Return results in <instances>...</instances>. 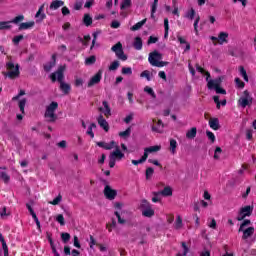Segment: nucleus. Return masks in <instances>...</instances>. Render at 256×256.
<instances>
[{
    "mask_svg": "<svg viewBox=\"0 0 256 256\" xmlns=\"http://www.w3.org/2000/svg\"><path fill=\"white\" fill-rule=\"evenodd\" d=\"M186 19L193 21L195 19V9L191 8L185 14Z\"/></svg>",
    "mask_w": 256,
    "mask_h": 256,
    "instance_id": "39",
    "label": "nucleus"
},
{
    "mask_svg": "<svg viewBox=\"0 0 256 256\" xmlns=\"http://www.w3.org/2000/svg\"><path fill=\"white\" fill-rule=\"evenodd\" d=\"M111 51H113L121 61H127V55L123 52V44L121 42L116 43L112 46Z\"/></svg>",
    "mask_w": 256,
    "mask_h": 256,
    "instance_id": "6",
    "label": "nucleus"
},
{
    "mask_svg": "<svg viewBox=\"0 0 256 256\" xmlns=\"http://www.w3.org/2000/svg\"><path fill=\"white\" fill-rule=\"evenodd\" d=\"M57 109H59L57 102H52L46 107L44 117L47 119L48 123H55V121H57V114H55Z\"/></svg>",
    "mask_w": 256,
    "mask_h": 256,
    "instance_id": "1",
    "label": "nucleus"
},
{
    "mask_svg": "<svg viewBox=\"0 0 256 256\" xmlns=\"http://www.w3.org/2000/svg\"><path fill=\"white\" fill-rule=\"evenodd\" d=\"M240 233H243L242 235V239L244 241H247V239L253 237V235L255 234V228L254 227H248V228H243V230H241Z\"/></svg>",
    "mask_w": 256,
    "mask_h": 256,
    "instance_id": "12",
    "label": "nucleus"
},
{
    "mask_svg": "<svg viewBox=\"0 0 256 256\" xmlns=\"http://www.w3.org/2000/svg\"><path fill=\"white\" fill-rule=\"evenodd\" d=\"M97 121H98V125L104 129V131L106 133L109 132V122H107V120H105V118L103 117V114H100L97 118Z\"/></svg>",
    "mask_w": 256,
    "mask_h": 256,
    "instance_id": "13",
    "label": "nucleus"
},
{
    "mask_svg": "<svg viewBox=\"0 0 256 256\" xmlns=\"http://www.w3.org/2000/svg\"><path fill=\"white\" fill-rule=\"evenodd\" d=\"M25 105H27V99L23 98L18 102V107L23 115H25Z\"/></svg>",
    "mask_w": 256,
    "mask_h": 256,
    "instance_id": "36",
    "label": "nucleus"
},
{
    "mask_svg": "<svg viewBox=\"0 0 256 256\" xmlns=\"http://www.w3.org/2000/svg\"><path fill=\"white\" fill-rule=\"evenodd\" d=\"M239 72H240V75L243 77L244 81H246V83H249V76L247 75V71L245 70V67L240 66Z\"/></svg>",
    "mask_w": 256,
    "mask_h": 256,
    "instance_id": "34",
    "label": "nucleus"
},
{
    "mask_svg": "<svg viewBox=\"0 0 256 256\" xmlns=\"http://www.w3.org/2000/svg\"><path fill=\"white\" fill-rule=\"evenodd\" d=\"M140 207L143 211L145 209H149L151 207V204L147 200H142Z\"/></svg>",
    "mask_w": 256,
    "mask_h": 256,
    "instance_id": "52",
    "label": "nucleus"
},
{
    "mask_svg": "<svg viewBox=\"0 0 256 256\" xmlns=\"http://www.w3.org/2000/svg\"><path fill=\"white\" fill-rule=\"evenodd\" d=\"M253 214V206H244L240 208L237 216V221H243L245 217H251Z\"/></svg>",
    "mask_w": 256,
    "mask_h": 256,
    "instance_id": "7",
    "label": "nucleus"
},
{
    "mask_svg": "<svg viewBox=\"0 0 256 256\" xmlns=\"http://www.w3.org/2000/svg\"><path fill=\"white\" fill-rule=\"evenodd\" d=\"M229 39V33L227 32H220L218 35V43L219 45H223V43H227Z\"/></svg>",
    "mask_w": 256,
    "mask_h": 256,
    "instance_id": "20",
    "label": "nucleus"
},
{
    "mask_svg": "<svg viewBox=\"0 0 256 256\" xmlns=\"http://www.w3.org/2000/svg\"><path fill=\"white\" fill-rule=\"evenodd\" d=\"M119 69V61H114L109 66V71H117Z\"/></svg>",
    "mask_w": 256,
    "mask_h": 256,
    "instance_id": "48",
    "label": "nucleus"
},
{
    "mask_svg": "<svg viewBox=\"0 0 256 256\" xmlns=\"http://www.w3.org/2000/svg\"><path fill=\"white\" fill-rule=\"evenodd\" d=\"M174 229L179 231V229H183V218H181V215L176 216V221L174 223Z\"/></svg>",
    "mask_w": 256,
    "mask_h": 256,
    "instance_id": "22",
    "label": "nucleus"
},
{
    "mask_svg": "<svg viewBox=\"0 0 256 256\" xmlns=\"http://www.w3.org/2000/svg\"><path fill=\"white\" fill-rule=\"evenodd\" d=\"M102 105L104 109L103 107H100L98 108V110L101 111L105 115V117H111V107H109V102L103 101Z\"/></svg>",
    "mask_w": 256,
    "mask_h": 256,
    "instance_id": "16",
    "label": "nucleus"
},
{
    "mask_svg": "<svg viewBox=\"0 0 256 256\" xmlns=\"http://www.w3.org/2000/svg\"><path fill=\"white\" fill-rule=\"evenodd\" d=\"M209 126L214 131H219V118H210L209 120Z\"/></svg>",
    "mask_w": 256,
    "mask_h": 256,
    "instance_id": "19",
    "label": "nucleus"
},
{
    "mask_svg": "<svg viewBox=\"0 0 256 256\" xmlns=\"http://www.w3.org/2000/svg\"><path fill=\"white\" fill-rule=\"evenodd\" d=\"M60 89L64 92V95H68L69 91H71V85L63 82H60Z\"/></svg>",
    "mask_w": 256,
    "mask_h": 256,
    "instance_id": "28",
    "label": "nucleus"
},
{
    "mask_svg": "<svg viewBox=\"0 0 256 256\" xmlns=\"http://www.w3.org/2000/svg\"><path fill=\"white\" fill-rule=\"evenodd\" d=\"M207 87L210 90H213V89L215 90L218 87H221V78H217V79H214V80L213 79L208 80Z\"/></svg>",
    "mask_w": 256,
    "mask_h": 256,
    "instance_id": "15",
    "label": "nucleus"
},
{
    "mask_svg": "<svg viewBox=\"0 0 256 256\" xmlns=\"http://www.w3.org/2000/svg\"><path fill=\"white\" fill-rule=\"evenodd\" d=\"M163 121L158 120L157 127L152 126V131H155L156 133H163Z\"/></svg>",
    "mask_w": 256,
    "mask_h": 256,
    "instance_id": "30",
    "label": "nucleus"
},
{
    "mask_svg": "<svg viewBox=\"0 0 256 256\" xmlns=\"http://www.w3.org/2000/svg\"><path fill=\"white\" fill-rule=\"evenodd\" d=\"M103 78V70H99L94 76L90 78L87 83V87H95V85H99L101 83V79Z\"/></svg>",
    "mask_w": 256,
    "mask_h": 256,
    "instance_id": "9",
    "label": "nucleus"
},
{
    "mask_svg": "<svg viewBox=\"0 0 256 256\" xmlns=\"http://www.w3.org/2000/svg\"><path fill=\"white\" fill-rule=\"evenodd\" d=\"M186 137L188 139H195V137H197V128L196 127H192L190 130H188L186 132Z\"/></svg>",
    "mask_w": 256,
    "mask_h": 256,
    "instance_id": "27",
    "label": "nucleus"
},
{
    "mask_svg": "<svg viewBox=\"0 0 256 256\" xmlns=\"http://www.w3.org/2000/svg\"><path fill=\"white\" fill-rule=\"evenodd\" d=\"M141 77H145L147 79V81H151V74L149 73L148 70H145L143 71L141 74H140Z\"/></svg>",
    "mask_w": 256,
    "mask_h": 256,
    "instance_id": "61",
    "label": "nucleus"
},
{
    "mask_svg": "<svg viewBox=\"0 0 256 256\" xmlns=\"http://www.w3.org/2000/svg\"><path fill=\"white\" fill-rule=\"evenodd\" d=\"M153 173H155V170L151 167L146 169V179H151L153 177Z\"/></svg>",
    "mask_w": 256,
    "mask_h": 256,
    "instance_id": "50",
    "label": "nucleus"
},
{
    "mask_svg": "<svg viewBox=\"0 0 256 256\" xmlns=\"http://www.w3.org/2000/svg\"><path fill=\"white\" fill-rule=\"evenodd\" d=\"M247 225H251V220H244L239 228V233H241V231H243V229H245V227H247Z\"/></svg>",
    "mask_w": 256,
    "mask_h": 256,
    "instance_id": "51",
    "label": "nucleus"
},
{
    "mask_svg": "<svg viewBox=\"0 0 256 256\" xmlns=\"http://www.w3.org/2000/svg\"><path fill=\"white\" fill-rule=\"evenodd\" d=\"M0 178L4 181V183H9L11 179L9 177V174H7V172H0Z\"/></svg>",
    "mask_w": 256,
    "mask_h": 256,
    "instance_id": "46",
    "label": "nucleus"
},
{
    "mask_svg": "<svg viewBox=\"0 0 256 256\" xmlns=\"http://www.w3.org/2000/svg\"><path fill=\"white\" fill-rule=\"evenodd\" d=\"M83 78H79V77H76L75 78V82H74V85L75 87H83Z\"/></svg>",
    "mask_w": 256,
    "mask_h": 256,
    "instance_id": "53",
    "label": "nucleus"
},
{
    "mask_svg": "<svg viewBox=\"0 0 256 256\" xmlns=\"http://www.w3.org/2000/svg\"><path fill=\"white\" fill-rule=\"evenodd\" d=\"M133 45L134 49L141 51L143 49V40H141V37H136Z\"/></svg>",
    "mask_w": 256,
    "mask_h": 256,
    "instance_id": "24",
    "label": "nucleus"
},
{
    "mask_svg": "<svg viewBox=\"0 0 256 256\" xmlns=\"http://www.w3.org/2000/svg\"><path fill=\"white\" fill-rule=\"evenodd\" d=\"M56 221L62 226L65 225V217H63V214H59L56 217Z\"/></svg>",
    "mask_w": 256,
    "mask_h": 256,
    "instance_id": "59",
    "label": "nucleus"
},
{
    "mask_svg": "<svg viewBox=\"0 0 256 256\" xmlns=\"http://www.w3.org/2000/svg\"><path fill=\"white\" fill-rule=\"evenodd\" d=\"M209 221L210 222H208V227H210V229H217V221L215 218H211Z\"/></svg>",
    "mask_w": 256,
    "mask_h": 256,
    "instance_id": "49",
    "label": "nucleus"
},
{
    "mask_svg": "<svg viewBox=\"0 0 256 256\" xmlns=\"http://www.w3.org/2000/svg\"><path fill=\"white\" fill-rule=\"evenodd\" d=\"M145 93H148V95L152 96V99H157V95L155 94V91H153V88L146 86L144 88Z\"/></svg>",
    "mask_w": 256,
    "mask_h": 256,
    "instance_id": "43",
    "label": "nucleus"
},
{
    "mask_svg": "<svg viewBox=\"0 0 256 256\" xmlns=\"http://www.w3.org/2000/svg\"><path fill=\"white\" fill-rule=\"evenodd\" d=\"M43 9H45V6H43V5L40 6V8L38 9V11L35 15V17H36V19H38V21H43V19H45V17H47L45 15V13H43Z\"/></svg>",
    "mask_w": 256,
    "mask_h": 256,
    "instance_id": "26",
    "label": "nucleus"
},
{
    "mask_svg": "<svg viewBox=\"0 0 256 256\" xmlns=\"http://www.w3.org/2000/svg\"><path fill=\"white\" fill-rule=\"evenodd\" d=\"M147 23V19H143L142 21L136 23L135 25H133L131 27V31H139V29H141V27H143V25Z\"/></svg>",
    "mask_w": 256,
    "mask_h": 256,
    "instance_id": "31",
    "label": "nucleus"
},
{
    "mask_svg": "<svg viewBox=\"0 0 256 256\" xmlns=\"http://www.w3.org/2000/svg\"><path fill=\"white\" fill-rule=\"evenodd\" d=\"M127 7H131V0H123L120 9H127Z\"/></svg>",
    "mask_w": 256,
    "mask_h": 256,
    "instance_id": "56",
    "label": "nucleus"
},
{
    "mask_svg": "<svg viewBox=\"0 0 256 256\" xmlns=\"http://www.w3.org/2000/svg\"><path fill=\"white\" fill-rule=\"evenodd\" d=\"M157 41H159V38L154 37V36H150V37L148 38L147 44H148V45H153V43H157Z\"/></svg>",
    "mask_w": 256,
    "mask_h": 256,
    "instance_id": "63",
    "label": "nucleus"
},
{
    "mask_svg": "<svg viewBox=\"0 0 256 256\" xmlns=\"http://www.w3.org/2000/svg\"><path fill=\"white\" fill-rule=\"evenodd\" d=\"M65 69H67V66L61 65L58 67L56 72L50 74L52 83H55V81H58L59 83L63 82V79H65Z\"/></svg>",
    "mask_w": 256,
    "mask_h": 256,
    "instance_id": "4",
    "label": "nucleus"
},
{
    "mask_svg": "<svg viewBox=\"0 0 256 256\" xmlns=\"http://www.w3.org/2000/svg\"><path fill=\"white\" fill-rule=\"evenodd\" d=\"M63 5H65V2H63L62 0H54L50 4V9L57 10L59 9V7H63Z\"/></svg>",
    "mask_w": 256,
    "mask_h": 256,
    "instance_id": "25",
    "label": "nucleus"
},
{
    "mask_svg": "<svg viewBox=\"0 0 256 256\" xmlns=\"http://www.w3.org/2000/svg\"><path fill=\"white\" fill-rule=\"evenodd\" d=\"M122 74L123 75H132L133 70L131 69V67H123L122 68Z\"/></svg>",
    "mask_w": 256,
    "mask_h": 256,
    "instance_id": "54",
    "label": "nucleus"
},
{
    "mask_svg": "<svg viewBox=\"0 0 256 256\" xmlns=\"http://www.w3.org/2000/svg\"><path fill=\"white\" fill-rule=\"evenodd\" d=\"M239 72H240V75L243 77L244 81H246V83H249V76L247 75V71L245 70V67L240 66Z\"/></svg>",
    "mask_w": 256,
    "mask_h": 256,
    "instance_id": "35",
    "label": "nucleus"
},
{
    "mask_svg": "<svg viewBox=\"0 0 256 256\" xmlns=\"http://www.w3.org/2000/svg\"><path fill=\"white\" fill-rule=\"evenodd\" d=\"M93 129H97L96 123L90 124V126L88 127V130L86 132L87 135H89L91 137V139H93L95 137V133H93Z\"/></svg>",
    "mask_w": 256,
    "mask_h": 256,
    "instance_id": "32",
    "label": "nucleus"
},
{
    "mask_svg": "<svg viewBox=\"0 0 256 256\" xmlns=\"http://www.w3.org/2000/svg\"><path fill=\"white\" fill-rule=\"evenodd\" d=\"M53 67H55V62H50L49 64H46L44 66V70L49 72V71H51L53 69Z\"/></svg>",
    "mask_w": 256,
    "mask_h": 256,
    "instance_id": "62",
    "label": "nucleus"
},
{
    "mask_svg": "<svg viewBox=\"0 0 256 256\" xmlns=\"http://www.w3.org/2000/svg\"><path fill=\"white\" fill-rule=\"evenodd\" d=\"M157 151H161V146H150L148 148L144 149V155H146V158L149 157V153H157Z\"/></svg>",
    "mask_w": 256,
    "mask_h": 256,
    "instance_id": "18",
    "label": "nucleus"
},
{
    "mask_svg": "<svg viewBox=\"0 0 256 256\" xmlns=\"http://www.w3.org/2000/svg\"><path fill=\"white\" fill-rule=\"evenodd\" d=\"M25 19V16L18 15L16 16L12 21L8 22H0V31H3L4 29H11V23H14L15 25L21 23Z\"/></svg>",
    "mask_w": 256,
    "mask_h": 256,
    "instance_id": "8",
    "label": "nucleus"
},
{
    "mask_svg": "<svg viewBox=\"0 0 256 256\" xmlns=\"http://www.w3.org/2000/svg\"><path fill=\"white\" fill-rule=\"evenodd\" d=\"M161 59H163V54L157 51L151 52L148 57V61L153 67H165L169 65V62L161 61Z\"/></svg>",
    "mask_w": 256,
    "mask_h": 256,
    "instance_id": "2",
    "label": "nucleus"
},
{
    "mask_svg": "<svg viewBox=\"0 0 256 256\" xmlns=\"http://www.w3.org/2000/svg\"><path fill=\"white\" fill-rule=\"evenodd\" d=\"M12 41L14 45H19V42L23 41V35L15 36Z\"/></svg>",
    "mask_w": 256,
    "mask_h": 256,
    "instance_id": "58",
    "label": "nucleus"
},
{
    "mask_svg": "<svg viewBox=\"0 0 256 256\" xmlns=\"http://www.w3.org/2000/svg\"><path fill=\"white\" fill-rule=\"evenodd\" d=\"M221 153H223V150L221 149V147H216L214 152V159L218 160L219 155H221Z\"/></svg>",
    "mask_w": 256,
    "mask_h": 256,
    "instance_id": "60",
    "label": "nucleus"
},
{
    "mask_svg": "<svg viewBox=\"0 0 256 256\" xmlns=\"http://www.w3.org/2000/svg\"><path fill=\"white\" fill-rule=\"evenodd\" d=\"M158 3H159V0H154V2L152 4V9H151V17H152V19L155 18V13L157 11Z\"/></svg>",
    "mask_w": 256,
    "mask_h": 256,
    "instance_id": "44",
    "label": "nucleus"
},
{
    "mask_svg": "<svg viewBox=\"0 0 256 256\" xmlns=\"http://www.w3.org/2000/svg\"><path fill=\"white\" fill-rule=\"evenodd\" d=\"M183 251L179 252L177 256H186L189 253V247H187V244L185 242L181 243Z\"/></svg>",
    "mask_w": 256,
    "mask_h": 256,
    "instance_id": "40",
    "label": "nucleus"
},
{
    "mask_svg": "<svg viewBox=\"0 0 256 256\" xmlns=\"http://www.w3.org/2000/svg\"><path fill=\"white\" fill-rule=\"evenodd\" d=\"M98 147H101L102 149H106V151H111V149H115L117 146V143L115 141H111L110 143L107 142H97Z\"/></svg>",
    "mask_w": 256,
    "mask_h": 256,
    "instance_id": "14",
    "label": "nucleus"
},
{
    "mask_svg": "<svg viewBox=\"0 0 256 256\" xmlns=\"http://www.w3.org/2000/svg\"><path fill=\"white\" fill-rule=\"evenodd\" d=\"M206 135H207L208 139L211 140V143H213L215 141V134H213V132L206 131Z\"/></svg>",
    "mask_w": 256,
    "mask_h": 256,
    "instance_id": "64",
    "label": "nucleus"
},
{
    "mask_svg": "<svg viewBox=\"0 0 256 256\" xmlns=\"http://www.w3.org/2000/svg\"><path fill=\"white\" fill-rule=\"evenodd\" d=\"M114 149H115V151H113L110 154L109 159H114V161H121V159H123V157H125V154H123V152H121V149L119 148V145H117V144Z\"/></svg>",
    "mask_w": 256,
    "mask_h": 256,
    "instance_id": "10",
    "label": "nucleus"
},
{
    "mask_svg": "<svg viewBox=\"0 0 256 256\" xmlns=\"http://www.w3.org/2000/svg\"><path fill=\"white\" fill-rule=\"evenodd\" d=\"M170 151H171L172 155H175V153L177 151V140H175V139L170 140Z\"/></svg>",
    "mask_w": 256,
    "mask_h": 256,
    "instance_id": "38",
    "label": "nucleus"
},
{
    "mask_svg": "<svg viewBox=\"0 0 256 256\" xmlns=\"http://www.w3.org/2000/svg\"><path fill=\"white\" fill-rule=\"evenodd\" d=\"M63 201V196L59 194L53 201H50V205H59V203Z\"/></svg>",
    "mask_w": 256,
    "mask_h": 256,
    "instance_id": "47",
    "label": "nucleus"
},
{
    "mask_svg": "<svg viewBox=\"0 0 256 256\" xmlns=\"http://www.w3.org/2000/svg\"><path fill=\"white\" fill-rule=\"evenodd\" d=\"M164 39H167L169 37V19L165 18L164 19Z\"/></svg>",
    "mask_w": 256,
    "mask_h": 256,
    "instance_id": "41",
    "label": "nucleus"
},
{
    "mask_svg": "<svg viewBox=\"0 0 256 256\" xmlns=\"http://www.w3.org/2000/svg\"><path fill=\"white\" fill-rule=\"evenodd\" d=\"M145 161H147V154H143L139 160H132V165H141V163H145Z\"/></svg>",
    "mask_w": 256,
    "mask_h": 256,
    "instance_id": "42",
    "label": "nucleus"
},
{
    "mask_svg": "<svg viewBox=\"0 0 256 256\" xmlns=\"http://www.w3.org/2000/svg\"><path fill=\"white\" fill-rule=\"evenodd\" d=\"M61 239H62L63 243H68V241L71 239V234L67 233V232H63L61 234Z\"/></svg>",
    "mask_w": 256,
    "mask_h": 256,
    "instance_id": "45",
    "label": "nucleus"
},
{
    "mask_svg": "<svg viewBox=\"0 0 256 256\" xmlns=\"http://www.w3.org/2000/svg\"><path fill=\"white\" fill-rule=\"evenodd\" d=\"M32 27H35L34 21L23 22L19 25V31H25L27 29H32Z\"/></svg>",
    "mask_w": 256,
    "mask_h": 256,
    "instance_id": "21",
    "label": "nucleus"
},
{
    "mask_svg": "<svg viewBox=\"0 0 256 256\" xmlns=\"http://www.w3.org/2000/svg\"><path fill=\"white\" fill-rule=\"evenodd\" d=\"M83 23L86 25V27H89V25L93 24V18L89 14H85L83 18Z\"/></svg>",
    "mask_w": 256,
    "mask_h": 256,
    "instance_id": "37",
    "label": "nucleus"
},
{
    "mask_svg": "<svg viewBox=\"0 0 256 256\" xmlns=\"http://www.w3.org/2000/svg\"><path fill=\"white\" fill-rule=\"evenodd\" d=\"M253 105V96H251V92L249 90H244L241 97L238 99V107H251Z\"/></svg>",
    "mask_w": 256,
    "mask_h": 256,
    "instance_id": "3",
    "label": "nucleus"
},
{
    "mask_svg": "<svg viewBox=\"0 0 256 256\" xmlns=\"http://www.w3.org/2000/svg\"><path fill=\"white\" fill-rule=\"evenodd\" d=\"M104 195H105L106 199L113 201V199H115V197H117V191L112 189L111 186L106 185L104 188Z\"/></svg>",
    "mask_w": 256,
    "mask_h": 256,
    "instance_id": "11",
    "label": "nucleus"
},
{
    "mask_svg": "<svg viewBox=\"0 0 256 256\" xmlns=\"http://www.w3.org/2000/svg\"><path fill=\"white\" fill-rule=\"evenodd\" d=\"M154 195H162L163 197H171V195H173V189L170 186H167L162 191L155 192Z\"/></svg>",
    "mask_w": 256,
    "mask_h": 256,
    "instance_id": "17",
    "label": "nucleus"
},
{
    "mask_svg": "<svg viewBox=\"0 0 256 256\" xmlns=\"http://www.w3.org/2000/svg\"><path fill=\"white\" fill-rule=\"evenodd\" d=\"M235 83L238 89H243L245 87V82L241 81L239 78H235Z\"/></svg>",
    "mask_w": 256,
    "mask_h": 256,
    "instance_id": "57",
    "label": "nucleus"
},
{
    "mask_svg": "<svg viewBox=\"0 0 256 256\" xmlns=\"http://www.w3.org/2000/svg\"><path fill=\"white\" fill-rule=\"evenodd\" d=\"M0 241L2 243V249L4 251V256H9V247H7V242H5V238L3 234L0 233Z\"/></svg>",
    "mask_w": 256,
    "mask_h": 256,
    "instance_id": "23",
    "label": "nucleus"
},
{
    "mask_svg": "<svg viewBox=\"0 0 256 256\" xmlns=\"http://www.w3.org/2000/svg\"><path fill=\"white\" fill-rule=\"evenodd\" d=\"M95 61H97L95 56H90V57L86 58L85 63H86V65H93V63H95Z\"/></svg>",
    "mask_w": 256,
    "mask_h": 256,
    "instance_id": "55",
    "label": "nucleus"
},
{
    "mask_svg": "<svg viewBox=\"0 0 256 256\" xmlns=\"http://www.w3.org/2000/svg\"><path fill=\"white\" fill-rule=\"evenodd\" d=\"M142 215L144 217H153V215H155V210L150 206V208L142 210Z\"/></svg>",
    "mask_w": 256,
    "mask_h": 256,
    "instance_id": "29",
    "label": "nucleus"
},
{
    "mask_svg": "<svg viewBox=\"0 0 256 256\" xmlns=\"http://www.w3.org/2000/svg\"><path fill=\"white\" fill-rule=\"evenodd\" d=\"M119 137H122V139L131 137V127H128L125 131L119 132Z\"/></svg>",
    "mask_w": 256,
    "mask_h": 256,
    "instance_id": "33",
    "label": "nucleus"
},
{
    "mask_svg": "<svg viewBox=\"0 0 256 256\" xmlns=\"http://www.w3.org/2000/svg\"><path fill=\"white\" fill-rule=\"evenodd\" d=\"M8 73H7V77H9V79H17V77H19L20 72H19V64H17L15 66V64H13V62H8L6 64Z\"/></svg>",
    "mask_w": 256,
    "mask_h": 256,
    "instance_id": "5",
    "label": "nucleus"
}]
</instances>
